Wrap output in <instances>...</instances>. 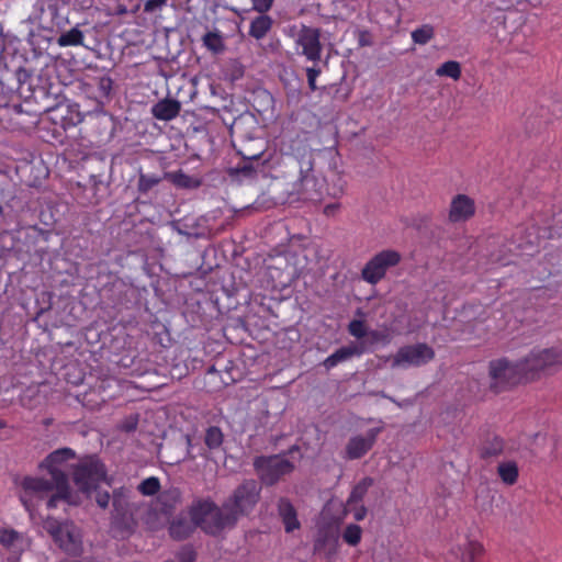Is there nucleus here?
<instances>
[{
    "instance_id": "nucleus-39",
    "label": "nucleus",
    "mask_w": 562,
    "mask_h": 562,
    "mask_svg": "<svg viewBox=\"0 0 562 562\" xmlns=\"http://www.w3.org/2000/svg\"><path fill=\"white\" fill-rule=\"evenodd\" d=\"M203 45L214 55H221L226 50L223 35L218 31H209L202 36Z\"/></svg>"
},
{
    "instance_id": "nucleus-8",
    "label": "nucleus",
    "mask_w": 562,
    "mask_h": 562,
    "mask_svg": "<svg viewBox=\"0 0 562 562\" xmlns=\"http://www.w3.org/2000/svg\"><path fill=\"white\" fill-rule=\"evenodd\" d=\"M402 260V255L394 249H384L375 254L362 268L361 278L372 284H378L387 270L396 267Z\"/></svg>"
},
{
    "instance_id": "nucleus-2",
    "label": "nucleus",
    "mask_w": 562,
    "mask_h": 562,
    "mask_svg": "<svg viewBox=\"0 0 562 562\" xmlns=\"http://www.w3.org/2000/svg\"><path fill=\"white\" fill-rule=\"evenodd\" d=\"M72 483L76 492H72V506L82 504L83 501L94 499L101 509H106L110 504V493L101 488L102 482H108V473L104 463L95 453L77 457L72 450Z\"/></svg>"
},
{
    "instance_id": "nucleus-47",
    "label": "nucleus",
    "mask_w": 562,
    "mask_h": 562,
    "mask_svg": "<svg viewBox=\"0 0 562 562\" xmlns=\"http://www.w3.org/2000/svg\"><path fill=\"white\" fill-rule=\"evenodd\" d=\"M252 95H254V103L255 102H258V106H255V109L258 111V112H265L267 111L269 108L272 106L273 102H274V99L272 97V94L266 90V89H257L252 92Z\"/></svg>"
},
{
    "instance_id": "nucleus-38",
    "label": "nucleus",
    "mask_w": 562,
    "mask_h": 562,
    "mask_svg": "<svg viewBox=\"0 0 562 562\" xmlns=\"http://www.w3.org/2000/svg\"><path fill=\"white\" fill-rule=\"evenodd\" d=\"M374 484V480L370 476L363 477L360 482H358L353 488L351 490V493L347 499L346 506L348 508H351L352 506L360 503L366 494L368 493L369 488Z\"/></svg>"
},
{
    "instance_id": "nucleus-19",
    "label": "nucleus",
    "mask_w": 562,
    "mask_h": 562,
    "mask_svg": "<svg viewBox=\"0 0 562 562\" xmlns=\"http://www.w3.org/2000/svg\"><path fill=\"white\" fill-rule=\"evenodd\" d=\"M127 246L131 252L145 251L147 249H156L160 247L157 239V231L155 228L134 227L125 233Z\"/></svg>"
},
{
    "instance_id": "nucleus-57",
    "label": "nucleus",
    "mask_w": 562,
    "mask_h": 562,
    "mask_svg": "<svg viewBox=\"0 0 562 562\" xmlns=\"http://www.w3.org/2000/svg\"><path fill=\"white\" fill-rule=\"evenodd\" d=\"M137 505H138V503H131L130 501L113 499L112 501L113 509H112L111 514L124 512V510L131 509Z\"/></svg>"
},
{
    "instance_id": "nucleus-3",
    "label": "nucleus",
    "mask_w": 562,
    "mask_h": 562,
    "mask_svg": "<svg viewBox=\"0 0 562 562\" xmlns=\"http://www.w3.org/2000/svg\"><path fill=\"white\" fill-rule=\"evenodd\" d=\"M72 90L92 100L93 110H98L112 99L113 80L97 67L83 69L72 54Z\"/></svg>"
},
{
    "instance_id": "nucleus-62",
    "label": "nucleus",
    "mask_w": 562,
    "mask_h": 562,
    "mask_svg": "<svg viewBox=\"0 0 562 562\" xmlns=\"http://www.w3.org/2000/svg\"><path fill=\"white\" fill-rule=\"evenodd\" d=\"M350 510H353V518L357 520V521H361L366 518L367 516V507L363 506V505H360V506H352L351 508H349Z\"/></svg>"
},
{
    "instance_id": "nucleus-22",
    "label": "nucleus",
    "mask_w": 562,
    "mask_h": 562,
    "mask_svg": "<svg viewBox=\"0 0 562 562\" xmlns=\"http://www.w3.org/2000/svg\"><path fill=\"white\" fill-rule=\"evenodd\" d=\"M128 335L122 328H111L104 331L102 345L98 348H93L90 351L97 352L98 350H106L113 358L120 356L128 348L127 345Z\"/></svg>"
},
{
    "instance_id": "nucleus-21",
    "label": "nucleus",
    "mask_w": 562,
    "mask_h": 562,
    "mask_svg": "<svg viewBox=\"0 0 562 562\" xmlns=\"http://www.w3.org/2000/svg\"><path fill=\"white\" fill-rule=\"evenodd\" d=\"M136 507L111 514V529L115 537L125 539L135 533L138 527V509Z\"/></svg>"
},
{
    "instance_id": "nucleus-25",
    "label": "nucleus",
    "mask_w": 562,
    "mask_h": 562,
    "mask_svg": "<svg viewBox=\"0 0 562 562\" xmlns=\"http://www.w3.org/2000/svg\"><path fill=\"white\" fill-rule=\"evenodd\" d=\"M168 522L169 536L176 541H182L190 538L196 529L188 514L183 510H181L177 516L168 518Z\"/></svg>"
},
{
    "instance_id": "nucleus-29",
    "label": "nucleus",
    "mask_w": 562,
    "mask_h": 562,
    "mask_svg": "<svg viewBox=\"0 0 562 562\" xmlns=\"http://www.w3.org/2000/svg\"><path fill=\"white\" fill-rule=\"evenodd\" d=\"M505 449V440L499 435L486 431L481 439L477 448L479 457L482 460H488L491 458H497L503 454Z\"/></svg>"
},
{
    "instance_id": "nucleus-44",
    "label": "nucleus",
    "mask_w": 562,
    "mask_h": 562,
    "mask_svg": "<svg viewBox=\"0 0 562 562\" xmlns=\"http://www.w3.org/2000/svg\"><path fill=\"white\" fill-rule=\"evenodd\" d=\"M204 445L210 451L218 450L224 442V434L218 426H209L204 432Z\"/></svg>"
},
{
    "instance_id": "nucleus-12",
    "label": "nucleus",
    "mask_w": 562,
    "mask_h": 562,
    "mask_svg": "<svg viewBox=\"0 0 562 562\" xmlns=\"http://www.w3.org/2000/svg\"><path fill=\"white\" fill-rule=\"evenodd\" d=\"M70 4L66 0H45L40 21L50 31H61L69 23Z\"/></svg>"
},
{
    "instance_id": "nucleus-61",
    "label": "nucleus",
    "mask_w": 562,
    "mask_h": 562,
    "mask_svg": "<svg viewBox=\"0 0 562 562\" xmlns=\"http://www.w3.org/2000/svg\"><path fill=\"white\" fill-rule=\"evenodd\" d=\"M358 44L360 47L373 45L372 35L368 30H359L358 31Z\"/></svg>"
},
{
    "instance_id": "nucleus-49",
    "label": "nucleus",
    "mask_w": 562,
    "mask_h": 562,
    "mask_svg": "<svg viewBox=\"0 0 562 562\" xmlns=\"http://www.w3.org/2000/svg\"><path fill=\"white\" fill-rule=\"evenodd\" d=\"M436 75L439 77H449L458 80L461 77V65L456 60L445 61L440 67L437 68Z\"/></svg>"
},
{
    "instance_id": "nucleus-58",
    "label": "nucleus",
    "mask_w": 562,
    "mask_h": 562,
    "mask_svg": "<svg viewBox=\"0 0 562 562\" xmlns=\"http://www.w3.org/2000/svg\"><path fill=\"white\" fill-rule=\"evenodd\" d=\"M273 1L274 0H251L252 9L258 13H266L272 8Z\"/></svg>"
},
{
    "instance_id": "nucleus-5",
    "label": "nucleus",
    "mask_w": 562,
    "mask_h": 562,
    "mask_svg": "<svg viewBox=\"0 0 562 562\" xmlns=\"http://www.w3.org/2000/svg\"><path fill=\"white\" fill-rule=\"evenodd\" d=\"M261 491L262 486L258 481L245 479L224 501V507H229L238 519L248 516L259 503Z\"/></svg>"
},
{
    "instance_id": "nucleus-53",
    "label": "nucleus",
    "mask_w": 562,
    "mask_h": 562,
    "mask_svg": "<svg viewBox=\"0 0 562 562\" xmlns=\"http://www.w3.org/2000/svg\"><path fill=\"white\" fill-rule=\"evenodd\" d=\"M348 331L351 336L356 337L357 339H361L363 337H368L369 329L367 328L364 321L352 319L348 324Z\"/></svg>"
},
{
    "instance_id": "nucleus-1",
    "label": "nucleus",
    "mask_w": 562,
    "mask_h": 562,
    "mask_svg": "<svg viewBox=\"0 0 562 562\" xmlns=\"http://www.w3.org/2000/svg\"><path fill=\"white\" fill-rule=\"evenodd\" d=\"M562 367V352L558 348L532 349L516 361L507 357L488 362V390L494 394L510 391L517 385L537 381L542 374Z\"/></svg>"
},
{
    "instance_id": "nucleus-11",
    "label": "nucleus",
    "mask_w": 562,
    "mask_h": 562,
    "mask_svg": "<svg viewBox=\"0 0 562 562\" xmlns=\"http://www.w3.org/2000/svg\"><path fill=\"white\" fill-rule=\"evenodd\" d=\"M164 180H166L165 172L146 173L139 168L135 181L134 202L143 205L153 204L160 193Z\"/></svg>"
},
{
    "instance_id": "nucleus-33",
    "label": "nucleus",
    "mask_w": 562,
    "mask_h": 562,
    "mask_svg": "<svg viewBox=\"0 0 562 562\" xmlns=\"http://www.w3.org/2000/svg\"><path fill=\"white\" fill-rule=\"evenodd\" d=\"M181 111V102L171 99L165 98L159 100L151 106V114L155 119L159 121H171L179 115Z\"/></svg>"
},
{
    "instance_id": "nucleus-56",
    "label": "nucleus",
    "mask_w": 562,
    "mask_h": 562,
    "mask_svg": "<svg viewBox=\"0 0 562 562\" xmlns=\"http://www.w3.org/2000/svg\"><path fill=\"white\" fill-rule=\"evenodd\" d=\"M177 559L179 562H195L196 552L191 544H186L177 553Z\"/></svg>"
},
{
    "instance_id": "nucleus-7",
    "label": "nucleus",
    "mask_w": 562,
    "mask_h": 562,
    "mask_svg": "<svg viewBox=\"0 0 562 562\" xmlns=\"http://www.w3.org/2000/svg\"><path fill=\"white\" fill-rule=\"evenodd\" d=\"M280 457L281 454L258 456L254 459L252 467L260 480V484L273 486L282 476L293 472L294 464Z\"/></svg>"
},
{
    "instance_id": "nucleus-41",
    "label": "nucleus",
    "mask_w": 562,
    "mask_h": 562,
    "mask_svg": "<svg viewBox=\"0 0 562 562\" xmlns=\"http://www.w3.org/2000/svg\"><path fill=\"white\" fill-rule=\"evenodd\" d=\"M90 35L93 37L94 26H90V23L85 22H76V25L72 26V46H85L86 48H91V44L93 41L89 43H85V36Z\"/></svg>"
},
{
    "instance_id": "nucleus-20",
    "label": "nucleus",
    "mask_w": 562,
    "mask_h": 562,
    "mask_svg": "<svg viewBox=\"0 0 562 562\" xmlns=\"http://www.w3.org/2000/svg\"><path fill=\"white\" fill-rule=\"evenodd\" d=\"M210 517L207 522L203 525V531L210 536H217L226 528L232 529L238 521L233 510L229 507H224V503L221 507L216 505V508L210 514Z\"/></svg>"
},
{
    "instance_id": "nucleus-26",
    "label": "nucleus",
    "mask_w": 562,
    "mask_h": 562,
    "mask_svg": "<svg viewBox=\"0 0 562 562\" xmlns=\"http://www.w3.org/2000/svg\"><path fill=\"white\" fill-rule=\"evenodd\" d=\"M338 539L339 533L335 527L326 525L318 528L314 540V552H326L328 557L336 553Z\"/></svg>"
},
{
    "instance_id": "nucleus-24",
    "label": "nucleus",
    "mask_w": 562,
    "mask_h": 562,
    "mask_svg": "<svg viewBox=\"0 0 562 562\" xmlns=\"http://www.w3.org/2000/svg\"><path fill=\"white\" fill-rule=\"evenodd\" d=\"M44 529L53 538L54 542L65 552L70 549V527L67 521H59L54 517H47Z\"/></svg>"
},
{
    "instance_id": "nucleus-64",
    "label": "nucleus",
    "mask_w": 562,
    "mask_h": 562,
    "mask_svg": "<svg viewBox=\"0 0 562 562\" xmlns=\"http://www.w3.org/2000/svg\"><path fill=\"white\" fill-rule=\"evenodd\" d=\"M61 31H63V33L58 38V44L60 46H69L70 45V30H68V31L61 30Z\"/></svg>"
},
{
    "instance_id": "nucleus-48",
    "label": "nucleus",
    "mask_w": 562,
    "mask_h": 562,
    "mask_svg": "<svg viewBox=\"0 0 562 562\" xmlns=\"http://www.w3.org/2000/svg\"><path fill=\"white\" fill-rule=\"evenodd\" d=\"M184 443H186V453L182 458L176 460V463H180L182 461H194L196 459L198 456H201V457H206V450L199 446L198 448V452L195 453L194 452V448H195V445H193L192 442V437L190 435H184L182 437Z\"/></svg>"
},
{
    "instance_id": "nucleus-50",
    "label": "nucleus",
    "mask_w": 562,
    "mask_h": 562,
    "mask_svg": "<svg viewBox=\"0 0 562 562\" xmlns=\"http://www.w3.org/2000/svg\"><path fill=\"white\" fill-rule=\"evenodd\" d=\"M435 36V27L430 24H423L412 32L415 44L425 45Z\"/></svg>"
},
{
    "instance_id": "nucleus-36",
    "label": "nucleus",
    "mask_w": 562,
    "mask_h": 562,
    "mask_svg": "<svg viewBox=\"0 0 562 562\" xmlns=\"http://www.w3.org/2000/svg\"><path fill=\"white\" fill-rule=\"evenodd\" d=\"M322 94H327L331 99L345 102L351 93V87L346 82V74L342 75L338 83H333L319 88Z\"/></svg>"
},
{
    "instance_id": "nucleus-45",
    "label": "nucleus",
    "mask_w": 562,
    "mask_h": 562,
    "mask_svg": "<svg viewBox=\"0 0 562 562\" xmlns=\"http://www.w3.org/2000/svg\"><path fill=\"white\" fill-rule=\"evenodd\" d=\"M224 80L232 85L245 76V66L238 59H231L223 69Z\"/></svg>"
},
{
    "instance_id": "nucleus-14",
    "label": "nucleus",
    "mask_w": 562,
    "mask_h": 562,
    "mask_svg": "<svg viewBox=\"0 0 562 562\" xmlns=\"http://www.w3.org/2000/svg\"><path fill=\"white\" fill-rule=\"evenodd\" d=\"M435 358V350L425 342L401 347L393 358V367L407 364L412 367L424 366Z\"/></svg>"
},
{
    "instance_id": "nucleus-42",
    "label": "nucleus",
    "mask_w": 562,
    "mask_h": 562,
    "mask_svg": "<svg viewBox=\"0 0 562 562\" xmlns=\"http://www.w3.org/2000/svg\"><path fill=\"white\" fill-rule=\"evenodd\" d=\"M0 544L7 550H21L22 535L13 528H0Z\"/></svg>"
},
{
    "instance_id": "nucleus-23",
    "label": "nucleus",
    "mask_w": 562,
    "mask_h": 562,
    "mask_svg": "<svg viewBox=\"0 0 562 562\" xmlns=\"http://www.w3.org/2000/svg\"><path fill=\"white\" fill-rule=\"evenodd\" d=\"M277 514L283 524L284 531L286 533H292L295 530L301 529V521L299 519L297 509L292 503V501L288 497H279L276 504Z\"/></svg>"
},
{
    "instance_id": "nucleus-17",
    "label": "nucleus",
    "mask_w": 562,
    "mask_h": 562,
    "mask_svg": "<svg viewBox=\"0 0 562 562\" xmlns=\"http://www.w3.org/2000/svg\"><path fill=\"white\" fill-rule=\"evenodd\" d=\"M77 201L81 205L98 204L106 195L108 183L101 179V176L90 175L87 183L77 182Z\"/></svg>"
},
{
    "instance_id": "nucleus-59",
    "label": "nucleus",
    "mask_w": 562,
    "mask_h": 562,
    "mask_svg": "<svg viewBox=\"0 0 562 562\" xmlns=\"http://www.w3.org/2000/svg\"><path fill=\"white\" fill-rule=\"evenodd\" d=\"M168 0H147L144 3V12L155 13L160 10Z\"/></svg>"
},
{
    "instance_id": "nucleus-9",
    "label": "nucleus",
    "mask_w": 562,
    "mask_h": 562,
    "mask_svg": "<svg viewBox=\"0 0 562 562\" xmlns=\"http://www.w3.org/2000/svg\"><path fill=\"white\" fill-rule=\"evenodd\" d=\"M268 161L269 159L265 157L263 151L249 156L243 155L241 160L235 167L226 169V173L234 182L252 181L259 176H266Z\"/></svg>"
},
{
    "instance_id": "nucleus-27",
    "label": "nucleus",
    "mask_w": 562,
    "mask_h": 562,
    "mask_svg": "<svg viewBox=\"0 0 562 562\" xmlns=\"http://www.w3.org/2000/svg\"><path fill=\"white\" fill-rule=\"evenodd\" d=\"M368 350L366 348V342H351L348 346L340 347L334 353L328 356L322 363L326 370H330L336 367L338 363L347 361L352 357H359Z\"/></svg>"
},
{
    "instance_id": "nucleus-6",
    "label": "nucleus",
    "mask_w": 562,
    "mask_h": 562,
    "mask_svg": "<svg viewBox=\"0 0 562 562\" xmlns=\"http://www.w3.org/2000/svg\"><path fill=\"white\" fill-rule=\"evenodd\" d=\"M100 295L103 302L117 313L124 311L132 312L138 310L139 306L138 291L123 281H115L104 285L100 291Z\"/></svg>"
},
{
    "instance_id": "nucleus-40",
    "label": "nucleus",
    "mask_w": 562,
    "mask_h": 562,
    "mask_svg": "<svg viewBox=\"0 0 562 562\" xmlns=\"http://www.w3.org/2000/svg\"><path fill=\"white\" fill-rule=\"evenodd\" d=\"M393 337L394 330L387 325H383L380 329H369L368 339L364 341L366 347L368 345L374 346L378 344L386 346L392 341Z\"/></svg>"
},
{
    "instance_id": "nucleus-37",
    "label": "nucleus",
    "mask_w": 562,
    "mask_h": 562,
    "mask_svg": "<svg viewBox=\"0 0 562 562\" xmlns=\"http://www.w3.org/2000/svg\"><path fill=\"white\" fill-rule=\"evenodd\" d=\"M272 24L273 20L271 16L266 13H259V15L251 21L248 34L256 40H261L271 30Z\"/></svg>"
},
{
    "instance_id": "nucleus-54",
    "label": "nucleus",
    "mask_w": 562,
    "mask_h": 562,
    "mask_svg": "<svg viewBox=\"0 0 562 562\" xmlns=\"http://www.w3.org/2000/svg\"><path fill=\"white\" fill-rule=\"evenodd\" d=\"M103 334L104 331H99L94 327H89L86 328V331L82 335L87 344L93 348L94 346L102 345Z\"/></svg>"
},
{
    "instance_id": "nucleus-13",
    "label": "nucleus",
    "mask_w": 562,
    "mask_h": 562,
    "mask_svg": "<svg viewBox=\"0 0 562 562\" xmlns=\"http://www.w3.org/2000/svg\"><path fill=\"white\" fill-rule=\"evenodd\" d=\"M379 424L380 426L370 428L366 435H357L349 438L344 451L346 460L361 459L373 448L379 435L385 428L383 420L380 419Z\"/></svg>"
},
{
    "instance_id": "nucleus-34",
    "label": "nucleus",
    "mask_w": 562,
    "mask_h": 562,
    "mask_svg": "<svg viewBox=\"0 0 562 562\" xmlns=\"http://www.w3.org/2000/svg\"><path fill=\"white\" fill-rule=\"evenodd\" d=\"M138 522L142 521L145 528L149 531H157L162 528L160 519V512L158 507H153L148 503H138Z\"/></svg>"
},
{
    "instance_id": "nucleus-30",
    "label": "nucleus",
    "mask_w": 562,
    "mask_h": 562,
    "mask_svg": "<svg viewBox=\"0 0 562 562\" xmlns=\"http://www.w3.org/2000/svg\"><path fill=\"white\" fill-rule=\"evenodd\" d=\"M182 503V493L178 487H170L160 492L157 496V507L161 515L171 518L178 506Z\"/></svg>"
},
{
    "instance_id": "nucleus-16",
    "label": "nucleus",
    "mask_w": 562,
    "mask_h": 562,
    "mask_svg": "<svg viewBox=\"0 0 562 562\" xmlns=\"http://www.w3.org/2000/svg\"><path fill=\"white\" fill-rule=\"evenodd\" d=\"M169 225L178 234L189 238H205L210 236L211 228L209 227V220L205 216H184L179 220H172Z\"/></svg>"
},
{
    "instance_id": "nucleus-35",
    "label": "nucleus",
    "mask_w": 562,
    "mask_h": 562,
    "mask_svg": "<svg viewBox=\"0 0 562 562\" xmlns=\"http://www.w3.org/2000/svg\"><path fill=\"white\" fill-rule=\"evenodd\" d=\"M165 177L175 187L179 189H198L202 184V180L184 173L182 170L175 172H165Z\"/></svg>"
},
{
    "instance_id": "nucleus-31",
    "label": "nucleus",
    "mask_w": 562,
    "mask_h": 562,
    "mask_svg": "<svg viewBox=\"0 0 562 562\" xmlns=\"http://www.w3.org/2000/svg\"><path fill=\"white\" fill-rule=\"evenodd\" d=\"M111 361L124 369L128 375H143L147 371L143 368V360L138 358L136 350L131 348L111 359Z\"/></svg>"
},
{
    "instance_id": "nucleus-46",
    "label": "nucleus",
    "mask_w": 562,
    "mask_h": 562,
    "mask_svg": "<svg viewBox=\"0 0 562 562\" xmlns=\"http://www.w3.org/2000/svg\"><path fill=\"white\" fill-rule=\"evenodd\" d=\"M484 553L483 546L477 541H468L461 552V562H479Z\"/></svg>"
},
{
    "instance_id": "nucleus-15",
    "label": "nucleus",
    "mask_w": 562,
    "mask_h": 562,
    "mask_svg": "<svg viewBox=\"0 0 562 562\" xmlns=\"http://www.w3.org/2000/svg\"><path fill=\"white\" fill-rule=\"evenodd\" d=\"M318 181L313 173V159L300 161V178L296 190L300 198L304 201H321L322 191L317 188Z\"/></svg>"
},
{
    "instance_id": "nucleus-52",
    "label": "nucleus",
    "mask_w": 562,
    "mask_h": 562,
    "mask_svg": "<svg viewBox=\"0 0 562 562\" xmlns=\"http://www.w3.org/2000/svg\"><path fill=\"white\" fill-rule=\"evenodd\" d=\"M362 529L359 525L350 524L346 527L342 538L349 546H357L361 541Z\"/></svg>"
},
{
    "instance_id": "nucleus-55",
    "label": "nucleus",
    "mask_w": 562,
    "mask_h": 562,
    "mask_svg": "<svg viewBox=\"0 0 562 562\" xmlns=\"http://www.w3.org/2000/svg\"><path fill=\"white\" fill-rule=\"evenodd\" d=\"M138 422L139 414H131L121 422L119 429L124 432H133L137 429Z\"/></svg>"
},
{
    "instance_id": "nucleus-63",
    "label": "nucleus",
    "mask_w": 562,
    "mask_h": 562,
    "mask_svg": "<svg viewBox=\"0 0 562 562\" xmlns=\"http://www.w3.org/2000/svg\"><path fill=\"white\" fill-rule=\"evenodd\" d=\"M93 5V0H75L72 3V10H86L91 9Z\"/></svg>"
},
{
    "instance_id": "nucleus-10",
    "label": "nucleus",
    "mask_w": 562,
    "mask_h": 562,
    "mask_svg": "<svg viewBox=\"0 0 562 562\" xmlns=\"http://www.w3.org/2000/svg\"><path fill=\"white\" fill-rule=\"evenodd\" d=\"M21 487L20 501L27 512H32L35 507V499H44L55 491V483L43 477L24 476L19 483Z\"/></svg>"
},
{
    "instance_id": "nucleus-43",
    "label": "nucleus",
    "mask_w": 562,
    "mask_h": 562,
    "mask_svg": "<svg viewBox=\"0 0 562 562\" xmlns=\"http://www.w3.org/2000/svg\"><path fill=\"white\" fill-rule=\"evenodd\" d=\"M497 474L506 485H514L519 476V469L515 461L501 462L497 465Z\"/></svg>"
},
{
    "instance_id": "nucleus-51",
    "label": "nucleus",
    "mask_w": 562,
    "mask_h": 562,
    "mask_svg": "<svg viewBox=\"0 0 562 562\" xmlns=\"http://www.w3.org/2000/svg\"><path fill=\"white\" fill-rule=\"evenodd\" d=\"M137 491L144 496H154L159 494L160 481L156 476H149L138 484Z\"/></svg>"
},
{
    "instance_id": "nucleus-4",
    "label": "nucleus",
    "mask_w": 562,
    "mask_h": 562,
    "mask_svg": "<svg viewBox=\"0 0 562 562\" xmlns=\"http://www.w3.org/2000/svg\"><path fill=\"white\" fill-rule=\"evenodd\" d=\"M70 448H61L49 453L41 463L40 469L46 470L55 483L56 493L47 499V508H57L60 504L70 506V486L68 473L70 469Z\"/></svg>"
},
{
    "instance_id": "nucleus-18",
    "label": "nucleus",
    "mask_w": 562,
    "mask_h": 562,
    "mask_svg": "<svg viewBox=\"0 0 562 562\" xmlns=\"http://www.w3.org/2000/svg\"><path fill=\"white\" fill-rule=\"evenodd\" d=\"M296 44L302 47V54L311 61L321 59L322 44L321 30L317 27L302 25Z\"/></svg>"
},
{
    "instance_id": "nucleus-60",
    "label": "nucleus",
    "mask_w": 562,
    "mask_h": 562,
    "mask_svg": "<svg viewBox=\"0 0 562 562\" xmlns=\"http://www.w3.org/2000/svg\"><path fill=\"white\" fill-rule=\"evenodd\" d=\"M112 501L119 499V501H130L131 497V490L125 486H121L113 490L112 495L110 494Z\"/></svg>"
},
{
    "instance_id": "nucleus-32",
    "label": "nucleus",
    "mask_w": 562,
    "mask_h": 562,
    "mask_svg": "<svg viewBox=\"0 0 562 562\" xmlns=\"http://www.w3.org/2000/svg\"><path fill=\"white\" fill-rule=\"evenodd\" d=\"M215 508L216 504L212 499H198L189 506L187 514L194 526L203 530V525L207 522V517Z\"/></svg>"
},
{
    "instance_id": "nucleus-28",
    "label": "nucleus",
    "mask_w": 562,
    "mask_h": 562,
    "mask_svg": "<svg viewBox=\"0 0 562 562\" xmlns=\"http://www.w3.org/2000/svg\"><path fill=\"white\" fill-rule=\"evenodd\" d=\"M475 213L474 200L465 194H457L450 204L449 220L453 223L468 221Z\"/></svg>"
}]
</instances>
